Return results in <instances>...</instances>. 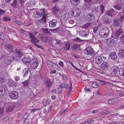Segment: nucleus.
<instances>
[{"instance_id": "obj_6", "label": "nucleus", "mask_w": 124, "mask_h": 124, "mask_svg": "<svg viewBox=\"0 0 124 124\" xmlns=\"http://www.w3.org/2000/svg\"><path fill=\"white\" fill-rule=\"evenodd\" d=\"M14 60V58L13 56H7L5 59L4 62L6 64L9 65L12 63Z\"/></svg>"}, {"instance_id": "obj_32", "label": "nucleus", "mask_w": 124, "mask_h": 124, "mask_svg": "<svg viewBox=\"0 0 124 124\" xmlns=\"http://www.w3.org/2000/svg\"><path fill=\"white\" fill-rule=\"evenodd\" d=\"M60 10V9L58 7L55 6L53 8L52 11L53 13L56 14L59 12V11Z\"/></svg>"}, {"instance_id": "obj_16", "label": "nucleus", "mask_w": 124, "mask_h": 124, "mask_svg": "<svg viewBox=\"0 0 124 124\" xmlns=\"http://www.w3.org/2000/svg\"><path fill=\"white\" fill-rule=\"evenodd\" d=\"M94 52V51L92 49L89 47L86 48L84 50L85 53L87 55H91Z\"/></svg>"}, {"instance_id": "obj_37", "label": "nucleus", "mask_w": 124, "mask_h": 124, "mask_svg": "<svg viewBox=\"0 0 124 124\" xmlns=\"http://www.w3.org/2000/svg\"><path fill=\"white\" fill-rule=\"evenodd\" d=\"M119 73L121 76H124V68L120 69L119 70Z\"/></svg>"}, {"instance_id": "obj_54", "label": "nucleus", "mask_w": 124, "mask_h": 124, "mask_svg": "<svg viewBox=\"0 0 124 124\" xmlns=\"http://www.w3.org/2000/svg\"><path fill=\"white\" fill-rule=\"evenodd\" d=\"M5 11L1 9H0V15H2L5 14Z\"/></svg>"}, {"instance_id": "obj_13", "label": "nucleus", "mask_w": 124, "mask_h": 124, "mask_svg": "<svg viewBox=\"0 0 124 124\" xmlns=\"http://www.w3.org/2000/svg\"><path fill=\"white\" fill-rule=\"evenodd\" d=\"M107 44L109 46H114L116 43L115 40L114 39H108L106 42Z\"/></svg>"}, {"instance_id": "obj_12", "label": "nucleus", "mask_w": 124, "mask_h": 124, "mask_svg": "<svg viewBox=\"0 0 124 124\" xmlns=\"http://www.w3.org/2000/svg\"><path fill=\"white\" fill-rule=\"evenodd\" d=\"M72 15L73 16L75 17H78L79 16L80 13V10L78 8H76L72 11Z\"/></svg>"}, {"instance_id": "obj_20", "label": "nucleus", "mask_w": 124, "mask_h": 124, "mask_svg": "<svg viewBox=\"0 0 124 124\" xmlns=\"http://www.w3.org/2000/svg\"><path fill=\"white\" fill-rule=\"evenodd\" d=\"M121 23L120 20L118 19H113V23L114 25L116 27L119 26Z\"/></svg>"}, {"instance_id": "obj_22", "label": "nucleus", "mask_w": 124, "mask_h": 124, "mask_svg": "<svg viewBox=\"0 0 124 124\" xmlns=\"http://www.w3.org/2000/svg\"><path fill=\"white\" fill-rule=\"evenodd\" d=\"M49 29L47 28L44 29L43 28H41V30L42 31L43 33L45 34L49 35L50 36L52 35L51 33L49 31Z\"/></svg>"}, {"instance_id": "obj_21", "label": "nucleus", "mask_w": 124, "mask_h": 124, "mask_svg": "<svg viewBox=\"0 0 124 124\" xmlns=\"http://www.w3.org/2000/svg\"><path fill=\"white\" fill-rule=\"evenodd\" d=\"M112 70H113L112 74L114 76L116 75L117 74L118 71L119 70V68L116 66H113L112 68Z\"/></svg>"}, {"instance_id": "obj_29", "label": "nucleus", "mask_w": 124, "mask_h": 124, "mask_svg": "<svg viewBox=\"0 0 124 124\" xmlns=\"http://www.w3.org/2000/svg\"><path fill=\"white\" fill-rule=\"evenodd\" d=\"M113 7L119 11L122 8L121 5L120 4H117L114 5Z\"/></svg>"}, {"instance_id": "obj_61", "label": "nucleus", "mask_w": 124, "mask_h": 124, "mask_svg": "<svg viewBox=\"0 0 124 124\" xmlns=\"http://www.w3.org/2000/svg\"><path fill=\"white\" fill-rule=\"evenodd\" d=\"M4 112V108H1L0 109V115L3 114Z\"/></svg>"}, {"instance_id": "obj_46", "label": "nucleus", "mask_w": 124, "mask_h": 124, "mask_svg": "<svg viewBox=\"0 0 124 124\" xmlns=\"http://www.w3.org/2000/svg\"><path fill=\"white\" fill-rule=\"evenodd\" d=\"M19 1L21 7H24L23 4L24 2V0H19Z\"/></svg>"}, {"instance_id": "obj_26", "label": "nucleus", "mask_w": 124, "mask_h": 124, "mask_svg": "<svg viewBox=\"0 0 124 124\" xmlns=\"http://www.w3.org/2000/svg\"><path fill=\"white\" fill-rule=\"evenodd\" d=\"M118 55L121 58L124 57V49H121L119 50Z\"/></svg>"}, {"instance_id": "obj_58", "label": "nucleus", "mask_w": 124, "mask_h": 124, "mask_svg": "<svg viewBox=\"0 0 124 124\" xmlns=\"http://www.w3.org/2000/svg\"><path fill=\"white\" fill-rule=\"evenodd\" d=\"M69 23L71 24H73L74 23V21L73 19H70L69 21Z\"/></svg>"}, {"instance_id": "obj_9", "label": "nucleus", "mask_w": 124, "mask_h": 124, "mask_svg": "<svg viewBox=\"0 0 124 124\" xmlns=\"http://www.w3.org/2000/svg\"><path fill=\"white\" fill-rule=\"evenodd\" d=\"M19 94L17 91H13L9 93V96L11 99H17L18 97Z\"/></svg>"}, {"instance_id": "obj_5", "label": "nucleus", "mask_w": 124, "mask_h": 124, "mask_svg": "<svg viewBox=\"0 0 124 124\" xmlns=\"http://www.w3.org/2000/svg\"><path fill=\"white\" fill-rule=\"evenodd\" d=\"M6 106V111L8 113H9L12 112L14 109V107L12 105V103H6L5 104Z\"/></svg>"}, {"instance_id": "obj_55", "label": "nucleus", "mask_w": 124, "mask_h": 124, "mask_svg": "<svg viewBox=\"0 0 124 124\" xmlns=\"http://www.w3.org/2000/svg\"><path fill=\"white\" fill-rule=\"evenodd\" d=\"M72 83H71L70 84V89H69V93H70V92L71 91V90L72 89Z\"/></svg>"}, {"instance_id": "obj_64", "label": "nucleus", "mask_w": 124, "mask_h": 124, "mask_svg": "<svg viewBox=\"0 0 124 124\" xmlns=\"http://www.w3.org/2000/svg\"><path fill=\"white\" fill-rule=\"evenodd\" d=\"M124 16H121V17H120L119 19L120 20L121 22L122 21H123L124 20Z\"/></svg>"}, {"instance_id": "obj_52", "label": "nucleus", "mask_w": 124, "mask_h": 124, "mask_svg": "<svg viewBox=\"0 0 124 124\" xmlns=\"http://www.w3.org/2000/svg\"><path fill=\"white\" fill-rule=\"evenodd\" d=\"M120 39L121 40L123 41V43H124V34H123L122 35Z\"/></svg>"}, {"instance_id": "obj_59", "label": "nucleus", "mask_w": 124, "mask_h": 124, "mask_svg": "<svg viewBox=\"0 0 124 124\" xmlns=\"http://www.w3.org/2000/svg\"><path fill=\"white\" fill-rule=\"evenodd\" d=\"M39 109L38 108H36L34 109L31 110V113L32 112H35L39 110Z\"/></svg>"}, {"instance_id": "obj_31", "label": "nucleus", "mask_w": 124, "mask_h": 124, "mask_svg": "<svg viewBox=\"0 0 124 124\" xmlns=\"http://www.w3.org/2000/svg\"><path fill=\"white\" fill-rule=\"evenodd\" d=\"M41 39L46 42H47L49 41V38L46 35L42 36L41 38Z\"/></svg>"}, {"instance_id": "obj_41", "label": "nucleus", "mask_w": 124, "mask_h": 124, "mask_svg": "<svg viewBox=\"0 0 124 124\" xmlns=\"http://www.w3.org/2000/svg\"><path fill=\"white\" fill-rule=\"evenodd\" d=\"M3 19L4 22L7 21H11V18L8 17H3Z\"/></svg>"}, {"instance_id": "obj_1", "label": "nucleus", "mask_w": 124, "mask_h": 124, "mask_svg": "<svg viewBox=\"0 0 124 124\" xmlns=\"http://www.w3.org/2000/svg\"><path fill=\"white\" fill-rule=\"evenodd\" d=\"M109 30L107 27H104L101 29L99 31V35L102 38H106L109 34Z\"/></svg>"}, {"instance_id": "obj_8", "label": "nucleus", "mask_w": 124, "mask_h": 124, "mask_svg": "<svg viewBox=\"0 0 124 124\" xmlns=\"http://www.w3.org/2000/svg\"><path fill=\"white\" fill-rule=\"evenodd\" d=\"M14 55L15 57L16 58H20L23 55V54L21 52L20 49H16L14 51Z\"/></svg>"}, {"instance_id": "obj_35", "label": "nucleus", "mask_w": 124, "mask_h": 124, "mask_svg": "<svg viewBox=\"0 0 124 124\" xmlns=\"http://www.w3.org/2000/svg\"><path fill=\"white\" fill-rule=\"evenodd\" d=\"M29 70V69L27 68L23 69L22 73L24 74V77L28 73Z\"/></svg>"}, {"instance_id": "obj_28", "label": "nucleus", "mask_w": 124, "mask_h": 124, "mask_svg": "<svg viewBox=\"0 0 124 124\" xmlns=\"http://www.w3.org/2000/svg\"><path fill=\"white\" fill-rule=\"evenodd\" d=\"M6 91L5 88L3 85L0 86V95L1 96L4 94Z\"/></svg>"}, {"instance_id": "obj_51", "label": "nucleus", "mask_w": 124, "mask_h": 124, "mask_svg": "<svg viewBox=\"0 0 124 124\" xmlns=\"http://www.w3.org/2000/svg\"><path fill=\"white\" fill-rule=\"evenodd\" d=\"M5 82V80H4V78L3 77H1L0 78V82L1 83H3Z\"/></svg>"}, {"instance_id": "obj_53", "label": "nucleus", "mask_w": 124, "mask_h": 124, "mask_svg": "<svg viewBox=\"0 0 124 124\" xmlns=\"http://www.w3.org/2000/svg\"><path fill=\"white\" fill-rule=\"evenodd\" d=\"M28 115V113L25 114L24 115L23 118H25V119H27Z\"/></svg>"}, {"instance_id": "obj_44", "label": "nucleus", "mask_w": 124, "mask_h": 124, "mask_svg": "<svg viewBox=\"0 0 124 124\" xmlns=\"http://www.w3.org/2000/svg\"><path fill=\"white\" fill-rule=\"evenodd\" d=\"M68 87V86L67 84L64 85L63 84H62L60 86V87L61 88H65L66 89H67Z\"/></svg>"}, {"instance_id": "obj_27", "label": "nucleus", "mask_w": 124, "mask_h": 124, "mask_svg": "<svg viewBox=\"0 0 124 124\" xmlns=\"http://www.w3.org/2000/svg\"><path fill=\"white\" fill-rule=\"evenodd\" d=\"M110 57L113 60H115L117 59V56L116 53L115 52L111 53L110 54Z\"/></svg>"}, {"instance_id": "obj_45", "label": "nucleus", "mask_w": 124, "mask_h": 124, "mask_svg": "<svg viewBox=\"0 0 124 124\" xmlns=\"http://www.w3.org/2000/svg\"><path fill=\"white\" fill-rule=\"evenodd\" d=\"M114 102V99H111L109 100L108 101V103L109 104H113Z\"/></svg>"}, {"instance_id": "obj_25", "label": "nucleus", "mask_w": 124, "mask_h": 124, "mask_svg": "<svg viewBox=\"0 0 124 124\" xmlns=\"http://www.w3.org/2000/svg\"><path fill=\"white\" fill-rule=\"evenodd\" d=\"M70 2L72 5L76 6L79 4L80 2V0H70Z\"/></svg>"}, {"instance_id": "obj_38", "label": "nucleus", "mask_w": 124, "mask_h": 124, "mask_svg": "<svg viewBox=\"0 0 124 124\" xmlns=\"http://www.w3.org/2000/svg\"><path fill=\"white\" fill-rule=\"evenodd\" d=\"M70 44L68 43L66 44L64 46H63V47L64 49H65V50H68L70 49Z\"/></svg>"}, {"instance_id": "obj_48", "label": "nucleus", "mask_w": 124, "mask_h": 124, "mask_svg": "<svg viewBox=\"0 0 124 124\" xmlns=\"http://www.w3.org/2000/svg\"><path fill=\"white\" fill-rule=\"evenodd\" d=\"M74 40L76 42H80L82 40L79 38L77 37V38L75 39Z\"/></svg>"}, {"instance_id": "obj_18", "label": "nucleus", "mask_w": 124, "mask_h": 124, "mask_svg": "<svg viewBox=\"0 0 124 124\" xmlns=\"http://www.w3.org/2000/svg\"><path fill=\"white\" fill-rule=\"evenodd\" d=\"M57 21L56 19H53L49 22V26L51 27H54L56 26Z\"/></svg>"}, {"instance_id": "obj_24", "label": "nucleus", "mask_w": 124, "mask_h": 124, "mask_svg": "<svg viewBox=\"0 0 124 124\" xmlns=\"http://www.w3.org/2000/svg\"><path fill=\"white\" fill-rule=\"evenodd\" d=\"M123 32V31L122 29H119L115 31L114 34V36L116 38L117 37Z\"/></svg>"}, {"instance_id": "obj_49", "label": "nucleus", "mask_w": 124, "mask_h": 124, "mask_svg": "<svg viewBox=\"0 0 124 124\" xmlns=\"http://www.w3.org/2000/svg\"><path fill=\"white\" fill-rule=\"evenodd\" d=\"M102 113L103 115H105L109 114V112L108 111H104L102 112Z\"/></svg>"}, {"instance_id": "obj_40", "label": "nucleus", "mask_w": 124, "mask_h": 124, "mask_svg": "<svg viewBox=\"0 0 124 124\" xmlns=\"http://www.w3.org/2000/svg\"><path fill=\"white\" fill-rule=\"evenodd\" d=\"M91 24V23H87L83 25V27L85 29H87L89 26Z\"/></svg>"}, {"instance_id": "obj_10", "label": "nucleus", "mask_w": 124, "mask_h": 124, "mask_svg": "<svg viewBox=\"0 0 124 124\" xmlns=\"http://www.w3.org/2000/svg\"><path fill=\"white\" fill-rule=\"evenodd\" d=\"M109 67L108 64L106 62H103L101 65V69L105 71L108 70V69H109Z\"/></svg>"}, {"instance_id": "obj_43", "label": "nucleus", "mask_w": 124, "mask_h": 124, "mask_svg": "<svg viewBox=\"0 0 124 124\" xmlns=\"http://www.w3.org/2000/svg\"><path fill=\"white\" fill-rule=\"evenodd\" d=\"M29 36L31 39V40L36 37L35 36L32 34V33L29 32Z\"/></svg>"}, {"instance_id": "obj_11", "label": "nucleus", "mask_w": 124, "mask_h": 124, "mask_svg": "<svg viewBox=\"0 0 124 124\" xmlns=\"http://www.w3.org/2000/svg\"><path fill=\"white\" fill-rule=\"evenodd\" d=\"M47 15L46 14L45 15H44L38 21V22L41 24H45L46 25V22L47 21L46 18Z\"/></svg>"}, {"instance_id": "obj_57", "label": "nucleus", "mask_w": 124, "mask_h": 124, "mask_svg": "<svg viewBox=\"0 0 124 124\" xmlns=\"http://www.w3.org/2000/svg\"><path fill=\"white\" fill-rule=\"evenodd\" d=\"M58 28H56L54 29H50L49 30L51 31V32H56L58 31L57 30Z\"/></svg>"}, {"instance_id": "obj_33", "label": "nucleus", "mask_w": 124, "mask_h": 124, "mask_svg": "<svg viewBox=\"0 0 124 124\" xmlns=\"http://www.w3.org/2000/svg\"><path fill=\"white\" fill-rule=\"evenodd\" d=\"M80 47V45L77 44H73L72 46L71 47V49L75 51L79 48Z\"/></svg>"}, {"instance_id": "obj_30", "label": "nucleus", "mask_w": 124, "mask_h": 124, "mask_svg": "<svg viewBox=\"0 0 124 124\" xmlns=\"http://www.w3.org/2000/svg\"><path fill=\"white\" fill-rule=\"evenodd\" d=\"M106 15H105L104 17H105L103 19V21L105 23L107 24H108L109 23L111 22V19H109L108 17L106 16Z\"/></svg>"}, {"instance_id": "obj_17", "label": "nucleus", "mask_w": 124, "mask_h": 124, "mask_svg": "<svg viewBox=\"0 0 124 124\" xmlns=\"http://www.w3.org/2000/svg\"><path fill=\"white\" fill-rule=\"evenodd\" d=\"M89 30H87L85 31H81L79 32V33L80 36L85 37H86L89 34Z\"/></svg>"}, {"instance_id": "obj_19", "label": "nucleus", "mask_w": 124, "mask_h": 124, "mask_svg": "<svg viewBox=\"0 0 124 124\" xmlns=\"http://www.w3.org/2000/svg\"><path fill=\"white\" fill-rule=\"evenodd\" d=\"M38 65V62L36 60L31 62V66L33 69H36Z\"/></svg>"}, {"instance_id": "obj_4", "label": "nucleus", "mask_w": 124, "mask_h": 124, "mask_svg": "<svg viewBox=\"0 0 124 124\" xmlns=\"http://www.w3.org/2000/svg\"><path fill=\"white\" fill-rule=\"evenodd\" d=\"M86 19L88 21H93L95 19V16L92 12L88 13L86 16Z\"/></svg>"}, {"instance_id": "obj_7", "label": "nucleus", "mask_w": 124, "mask_h": 124, "mask_svg": "<svg viewBox=\"0 0 124 124\" xmlns=\"http://www.w3.org/2000/svg\"><path fill=\"white\" fill-rule=\"evenodd\" d=\"M85 2L84 4V8L86 9H89L91 6L92 0H84Z\"/></svg>"}, {"instance_id": "obj_34", "label": "nucleus", "mask_w": 124, "mask_h": 124, "mask_svg": "<svg viewBox=\"0 0 124 124\" xmlns=\"http://www.w3.org/2000/svg\"><path fill=\"white\" fill-rule=\"evenodd\" d=\"M46 84L48 88H49L52 85V82L50 80H47L46 81Z\"/></svg>"}, {"instance_id": "obj_15", "label": "nucleus", "mask_w": 124, "mask_h": 124, "mask_svg": "<svg viewBox=\"0 0 124 124\" xmlns=\"http://www.w3.org/2000/svg\"><path fill=\"white\" fill-rule=\"evenodd\" d=\"M6 49L9 52H12L13 51V46L12 44H7L4 45Z\"/></svg>"}, {"instance_id": "obj_50", "label": "nucleus", "mask_w": 124, "mask_h": 124, "mask_svg": "<svg viewBox=\"0 0 124 124\" xmlns=\"http://www.w3.org/2000/svg\"><path fill=\"white\" fill-rule=\"evenodd\" d=\"M99 83L102 85H105L106 84V83H107L105 81H104L101 80H99Z\"/></svg>"}, {"instance_id": "obj_42", "label": "nucleus", "mask_w": 124, "mask_h": 124, "mask_svg": "<svg viewBox=\"0 0 124 124\" xmlns=\"http://www.w3.org/2000/svg\"><path fill=\"white\" fill-rule=\"evenodd\" d=\"M13 8H15L17 5V0H13V3L11 4Z\"/></svg>"}, {"instance_id": "obj_63", "label": "nucleus", "mask_w": 124, "mask_h": 124, "mask_svg": "<svg viewBox=\"0 0 124 124\" xmlns=\"http://www.w3.org/2000/svg\"><path fill=\"white\" fill-rule=\"evenodd\" d=\"M98 29V27L97 26L93 28V32L95 33L97 31Z\"/></svg>"}, {"instance_id": "obj_14", "label": "nucleus", "mask_w": 124, "mask_h": 124, "mask_svg": "<svg viewBox=\"0 0 124 124\" xmlns=\"http://www.w3.org/2000/svg\"><path fill=\"white\" fill-rule=\"evenodd\" d=\"M103 61H104L102 59V56H97L95 59V62L97 64H101Z\"/></svg>"}, {"instance_id": "obj_56", "label": "nucleus", "mask_w": 124, "mask_h": 124, "mask_svg": "<svg viewBox=\"0 0 124 124\" xmlns=\"http://www.w3.org/2000/svg\"><path fill=\"white\" fill-rule=\"evenodd\" d=\"M39 42V40L38 39H37V38L36 37L34 41V42L33 44L35 45V43H36Z\"/></svg>"}, {"instance_id": "obj_2", "label": "nucleus", "mask_w": 124, "mask_h": 124, "mask_svg": "<svg viewBox=\"0 0 124 124\" xmlns=\"http://www.w3.org/2000/svg\"><path fill=\"white\" fill-rule=\"evenodd\" d=\"M46 14L44 11L43 10L42 11L34 12L33 15L36 19H39L41 18L42 16H43L44 15H45Z\"/></svg>"}, {"instance_id": "obj_47", "label": "nucleus", "mask_w": 124, "mask_h": 124, "mask_svg": "<svg viewBox=\"0 0 124 124\" xmlns=\"http://www.w3.org/2000/svg\"><path fill=\"white\" fill-rule=\"evenodd\" d=\"M92 86L93 88H95L97 87L98 86L96 83H94L92 84Z\"/></svg>"}, {"instance_id": "obj_39", "label": "nucleus", "mask_w": 124, "mask_h": 124, "mask_svg": "<svg viewBox=\"0 0 124 124\" xmlns=\"http://www.w3.org/2000/svg\"><path fill=\"white\" fill-rule=\"evenodd\" d=\"M29 82L28 80H25L24 82H22V83L23 84V87H27L28 86V84Z\"/></svg>"}, {"instance_id": "obj_62", "label": "nucleus", "mask_w": 124, "mask_h": 124, "mask_svg": "<svg viewBox=\"0 0 124 124\" xmlns=\"http://www.w3.org/2000/svg\"><path fill=\"white\" fill-rule=\"evenodd\" d=\"M15 83L13 82L10 84H9V85H8L11 86H12V87H13L15 86Z\"/></svg>"}, {"instance_id": "obj_60", "label": "nucleus", "mask_w": 124, "mask_h": 124, "mask_svg": "<svg viewBox=\"0 0 124 124\" xmlns=\"http://www.w3.org/2000/svg\"><path fill=\"white\" fill-rule=\"evenodd\" d=\"M59 65L61 67H63L64 65L63 62L62 61H60L59 63Z\"/></svg>"}, {"instance_id": "obj_3", "label": "nucleus", "mask_w": 124, "mask_h": 124, "mask_svg": "<svg viewBox=\"0 0 124 124\" xmlns=\"http://www.w3.org/2000/svg\"><path fill=\"white\" fill-rule=\"evenodd\" d=\"M117 12L114 11L113 9L111 8L107 10L105 12V15L109 16L112 17L117 14Z\"/></svg>"}, {"instance_id": "obj_23", "label": "nucleus", "mask_w": 124, "mask_h": 124, "mask_svg": "<svg viewBox=\"0 0 124 124\" xmlns=\"http://www.w3.org/2000/svg\"><path fill=\"white\" fill-rule=\"evenodd\" d=\"M22 61L24 63L27 65L29 64L31 61V59L30 57H24L23 58Z\"/></svg>"}, {"instance_id": "obj_36", "label": "nucleus", "mask_w": 124, "mask_h": 124, "mask_svg": "<svg viewBox=\"0 0 124 124\" xmlns=\"http://www.w3.org/2000/svg\"><path fill=\"white\" fill-rule=\"evenodd\" d=\"M100 10L102 14L105 11V7L103 5L101 4L100 6Z\"/></svg>"}]
</instances>
